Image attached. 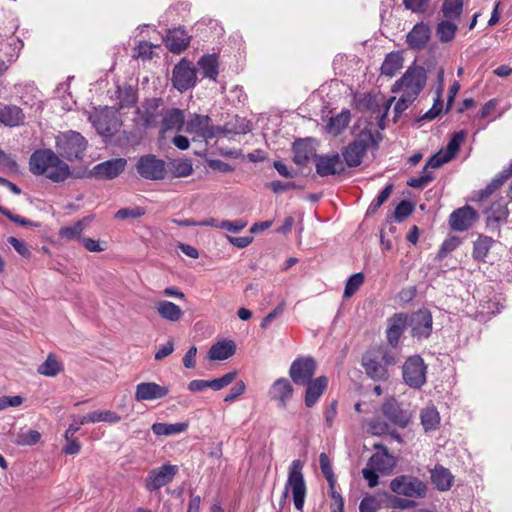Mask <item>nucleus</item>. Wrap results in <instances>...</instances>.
<instances>
[{
	"mask_svg": "<svg viewBox=\"0 0 512 512\" xmlns=\"http://www.w3.org/2000/svg\"><path fill=\"white\" fill-rule=\"evenodd\" d=\"M403 57L399 52H390L386 55L382 65L381 74L392 77L402 68Z\"/></svg>",
	"mask_w": 512,
	"mask_h": 512,
	"instance_id": "4c0bfd02",
	"label": "nucleus"
},
{
	"mask_svg": "<svg viewBox=\"0 0 512 512\" xmlns=\"http://www.w3.org/2000/svg\"><path fill=\"white\" fill-rule=\"evenodd\" d=\"M387 322V342L392 348H396L399 344L401 335L405 328L408 327V314L403 312L395 313L388 318Z\"/></svg>",
	"mask_w": 512,
	"mask_h": 512,
	"instance_id": "412c9836",
	"label": "nucleus"
},
{
	"mask_svg": "<svg viewBox=\"0 0 512 512\" xmlns=\"http://www.w3.org/2000/svg\"><path fill=\"white\" fill-rule=\"evenodd\" d=\"M237 346L233 340H222L213 344L208 351L210 360L224 361L232 357L236 352Z\"/></svg>",
	"mask_w": 512,
	"mask_h": 512,
	"instance_id": "c756f323",
	"label": "nucleus"
},
{
	"mask_svg": "<svg viewBox=\"0 0 512 512\" xmlns=\"http://www.w3.org/2000/svg\"><path fill=\"white\" fill-rule=\"evenodd\" d=\"M430 37L431 29L428 24L419 22L406 35V43L410 49L420 51L427 45Z\"/></svg>",
	"mask_w": 512,
	"mask_h": 512,
	"instance_id": "5701e85b",
	"label": "nucleus"
},
{
	"mask_svg": "<svg viewBox=\"0 0 512 512\" xmlns=\"http://www.w3.org/2000/svg\"><path fill=\"white\" fill-rule=\"evenodd\" d=\"M433 318L428 309H420L408 316V327L413 338L427 339L432 333Z\"/></svg>",
	"mask_w": 512,
	"mask_h": 512,
	"instance_id": "f8f14e48",
	"label": "nucleus"
},
{
	"mask_svg": "<svg viewBox=\"0 0 512 512\" xmlns=\"http://www.w3.org/2000/svg\"><path fill=\"white\" fill-rule=\"evenodd\" d=\"M0 165L3 167V169L9 172H18L19 167L15 158L11 154L6 153L2 149H0Z\"/></svg>",
	"mask_w": 512,
	"mask_h": 512,
	"instance_id": "69168bd1",
	"label": "nucleus"
},
{
	"mask_svg": "<svg viewBox=\"0 0 512 512\" xmlns=\"http://www.w3.org/2000/svg\"><path fill=\"white\" fill-rule=\"evenodd\" d=\"M137 173L146 180L159 181L167 175L166 162L154 154H145L139 157L135 165Z\"/></svg>",
	"mask_w": 512,
	"mask_h": 512,
	"instance_id": "0eeeda50",
	"label": "nucleus"
},
{
	"mask_svg": "<svg viewBox=\"0 0 512 512\" xmlns=\"http://www.w3.org/2000/svg\"><path fill=\"white\" fill-rule=\"evenodd\" d=\"M169 393L168 387L155 382H142L136 385L134 398L137 402L161 399Z\"/></svg>",
	"mask_w": 512,
	"mask_h": 512,
	"instance_id": "4be33fe9",
	"label": "nucleus"
},
{
	"mask_svg": "<svg viewBox=\"0 0 512 512\" xmlns=\"http://www.w3.org/2000/svg\"><path fill=\"white\" fill-rule=\"evenodd\" d=\"M156 310L161 318L176 322L183 316V311L175 303L167 300H163L157 303Z\"/></svg>",
	"mask_w": 512,
	"mask_h": 512,
	"instance_id": "c9c22d12",
	"label": "nucleus"
},
{
	"mask_svg": "<svg viewBox=\"0 0 512 512\" xmlns=\"http://www.w3.org/2000/svg\"><path fill=\"white\" fill-rule=\"evenodd\" d=\"M145 209L141 206L133 208H121L115 213V218L120 220H126L129 218H139L145 214Z\"/></svg>",
	"mask_w": 512,
	"mask_h": 512,
	"instance_id": "680f3d73",
	"label": "nucleus"
},
{
	"mask_svg": "<svg viewBox=\"0 0 512 512\" xmlns=\"http://www.w3.org/2000/svg\"><path fill=\"white\" fill-rule=\"evenodd\" d=\"M427 81V72L423 66H411L393 85L392 91H411L419 95Z\"/></svg>",
	"mask_w": 512,
	"mask_h": 512,
	"instance_id": "6e6552de",
	"label": "nucleus"
},
{
	"mask_svg": "<svg viewBox=\"0 0 512 512\" xmlns=\"http://www.w3.org/2000/svg\"><path fill=\"white\" fill-rule=\"evenodd\" d=\"M397 362V355L382 345L368 349L361 358L366 375L376 382L387 381L390 377L388 367Z\"/></svg>",
	"mask_w": 512,
	"mask_h": 512,
	"instance_id": "f03ea898",
	"label": "nucleus"
},
{
	"mask_svg": "<svg viewBox=\"0 0 512 512\" xmlns=\"http://www.w3.org/2000/svg\"><path fill=\"white\" fill-rule=\"evenodd\" d=\"M415 209L414 204L411 201L408 200H402L400 203L396 206L394 211V220L396 222H402L404 221L408 216H410Z\"/></svg>",
	"mask_w": 512,
	"mask_h": 512,
	"instance_id": "5fc2aeb1",
	"label": "nucleus"
},
{
	"mask_svg": "<svg viewBox=\"0 0 512 512\" xmlns=\"http://www.w3.org/2000/svg\"><path fill=\"white\" fill-rule=\"evenodd\" d=\"M458 26L450 20H443L436 26V35L442 43L451 42L456 35Z\"/></svg>",
	"mask_w": 512,
	"mask_h": 512,
	"instance_id": "79ce46f5",
	"label": "nucleus"
},
{
	"mask_svg": "<svg viewBox=\"0 0 512 512\" xmlns=\"http://www.w3.org/2000/svg\"><path fill=\"white\" fill-rule=\"evenodd\" d=\"M394 185L392 183L387 184L384 189L379 193L377 198L372 201L367 209V215H374L378 209L388 200L391 193L393 192Z\"/></svg>",
	"mask_w": 512,
	"mask_h": 512,
	"instance_id": "09e8293b",
	"label": "nucleus"
},
{
	"mask_svg": "<svg viewBox=\"0 0 512 512\" xmlns=\"http://www.w3.org/2000/svg\"><path fill=\"white\" fill-rule=\"evenodd\" d=\"M316 369L317 363L312 356H301L291 363L288 374L295 385L303 386L313 380Z\"/></svg>",
	"mask_w": 512,
	"mask_h": 512,
	"instance_id": "9d476101",
	"label": "nucleus"
},
{
	"mask_svg": "<svg viewBox=\"0 0 512 512\" xmlns=\"http://www.w3.org/2000/svg\"><path fill=\"white\" fill-rule=\"evenodd\" d=\"M320 469L329 484V488L335 487L336 479L328 455L322 452L319 455Z\"/></svg>",
	"mask_w": 512,
	"mask_h": 512,
	"instance_id": "3c124183",
	"label": "nucleus"
},
{
	"mask_svg": "<svg viewBox=\"0 0 512 512\" xmlns=\"http://www.w3.org/2000/svg\"><path fill=\"white\" fill-rule=\"evenodd\" d=\"M461 243V238L458 236H450L449 238L445 239L438 250L436 260L444 259L450 252L457 249Z\"/></svg>",
	"mask_w": 512,
	"mask_h": 512,
	"instance_id": "603ef678",
	"label": "nucleus"
},
{
	"mask_svg": "<svg viewBox=\"0 0 512 512\" xmlns=\"http://www.w3.org/2000/svg\"><path fill=\"white\" fill-rule=\"evenodd\" d=\"M463 11V0H445L442 4V13L447 20L459 19Z\"/></svg>",
	"mask_w": 512,
	"mask_h": 512,
	"instance_id": "49530a36",
	"label": "nucleus"
},
{
	"mask_svg": "<svg viewBox=\"0 0 512 512\" xmlns=\"http://www.w3.org/2000/svg\"><path fill=\"white\" fill-rule=\"evenodd\" d=\"M350 118V111L343 110L336 117L330 119L327 125L328 131L334 134L341 133L349 125Z\"/></svg>",
	"mask_w": 512,
	"mask_h": 512,
	"instance_id": "a18cd8bd",
	"label": "nucleus"
},
{
	"mask_svg": "<svg viewBox=\"0 0 512 512\" xmlns=\"http://www.w3.org/2000/svg\"><path fill=\"white\" fill-rule=\"evenodd\" d=\"M0 213L7 217L10 221L17 223L21 226H32V227H40V223H35L30 221L27 218H24L20 215L13 214L9 209L0 205Z\"/></svg>",
	"mask_w": 512,
	"mask_h": 512,
	"instance_id": "052dcab7",
	"label": "nucleus"
},
{
	"mask_svg": "<svg viewBox=\"0 0 512 512\" xmlns=\"http://www.w3.org/2000/svg\"><path fill=\"white\" fill-rule=\"evenodd\" d=\"M494 242L492 237L480 234L473 242V259L477 262H486V257Z\"/></svg>",
	"mask_w": 512,
	"mask_h": 512,
	"instance_id": "f704fd0d",
	"label": "nucleus"
},
{
	"mask_svg": "<svg viewBox=\"0 0 512 512\" xmlns=\"http://www.w3.org/2000/svg\"><path fill=\"white\" fill-rule=\"evenodd\" d=\"M188 426V422H178L173 424L157 422L152 425L151 429L157 436H170L185 432Z\"/></svg>",
	"mask_w": 512,
	"mask_h": 512,
	"instance_id": "e433bc0d",
	"label": "nucleus"
},
{
	"mask_svg": "<svg viewBox=\"0 0 512 512\" xmlns=\"http://www.w3.org/2000/svg\"><path fill=\"white\" fill-rule=\"evenodd\" d=\"M375 448L382 452L374 453L368 460V466H373L380 473H390L396 466V458L391 455L386 446L377 444Z\"/></svg>",
	"mask_w": 512,
	"mask_h": 512,
	"instance_id": "b1692460",
	"label": "nucleus"
},
{
	"mask_svg": "<svg viewBox=\"0 0 512 512\" xmlns=\"http://www.w3.org/2000/svg\"><path fill=\"white\" fill-rule=\"evenodd\" d=\"M369 144L377 149V141L373 133L370 130L361 131L359 137L350 142L342 150V156L346 165L350 168L359 166L367 152Z\"/></svg>",
	"mask_w": 512,
	"mask_h": 512,
	"instance_id": "20e7f679",
	"label": "nucleus"
},
{
	"mask_svg": "<svg viewBox=\"0 0 512 512\" xmlns=\"http://www.w3.org/2000/svg\"><path fill=\"white\" fill-rule=\"evenodd\" d=\"M63 367L56 356L50 353L47 359L38 367L37 372L48 377H55L62 371Z\"/></svg>",
	"mask_w": 512,
	"mask_h": 512,
	"instance_id": "c03bdc74",
	"label": "nucleus"
},
{
	"mask_svg": "<svg viewBox=\"0 0 512 512\" xmlns=\"http://www.w3.org/2000/svg\"><path fill=\"white\" fill-rule=\"evenodd\" d=\"M316 173L321 177L342 174L345 167L338 153L317 155L315 160Z\"/></svg>",
	"mask_w": 512,
	"mask_h": 512,
	"instance_id": "6ab92c4d",
	"label": "nucleus"
},
{
	"mask_svg": "<svg viewBox=\"0 0 512 512\" xmlns=\"http://www.w3.org/2000/svg\"><path fill=\"white\" fill-rule=\"evenodd\" d=\"M304 386H306L304 397L305 406L312 408L327 389L328 378L326 376H319Z\"/></svg>",
	"mask_w": 512,
	"mask_h": 512,
	"instance_id": "a878e982",
	"label": "nucleus"
},
{
	"mask_svg": "<svg viewBox=\"0 0 512 512\" xmlns=\"http://www.w3.org/2000/svg\"><path fill=\"white\" fill-rule=\"evenodd\" d=\"M441 94H442V88L440 87L437 89V96L434 100L433 106L424 115H422L420 118H418L417 121H423V120L432 121L440 115V113L443 109V102L441 100Z\"/></svg>",
	"mask_w": 512,
	"mask_h": 512,
	"instance_id": "864d4df0",
	"label": "nucleus"
},
{
	"mask_svg": "<svg viewBox=\"0 0 512 512\" xmlns=\"http://www.w3.org/2000/svg\"><path fill=\"white\" fill-rule=\"evenodd\" d=\"M87 140L73 130L62 133L56 137V150L39 149L34 151L29 159L30 172L37 176H45L49 180L59 183L71 176V170L60 156L72 162L84 157L87 149Z\"/></svg>",
	"mask_w": 512,
	"mask_h": 512,
	"instance_id": "f257e3e1",
	"label": "nucleus"
},
{
	"mask_svg": "<svg viewBox=\"0 0 512 512\" xmlns=\"http://www.w3.org/2000/svg\"><path fill=\"white\" fill-rule=\"evenodd\" d=\"M117 94L119 99L118 107L116 108L117 111L130 108L137 101V91L132 86L118 87Z\"/></svg>",
	"mask_w": 512,
	"mask_h": 512,
	"instance_id": "37998d69",
	"label": "nucleus"
},
{
	"mask_svg": "<svg viewBox=\"0 0 512 512\" xmlns=\"http://www.w3.org/2000/svg\"><path fill=\"white\" fill-rule=\"evenodd\" d=\"M465 136H466L465 131L461 130L459 132H455L453 134V136L451 137V139L449 140V142L447 144V147H446L445 154L450 159H452L457 154V152L459 151L460 145L464 141Z\"/></svg>",
	"mask_w": 512,
	"mask_h": 512,
	"instance_id": "4d7b16f0",
	"label": "nucleus"
},
{
	"mask_svg": "<svg viewBox=\"0 0 512 512\" xmlns=\"http://www.w3.org/2000/svg\"><path fill=\"white\" fill-rule=\"evenodd\" d=\"M190 36L182 27L170 29L165 38L168 50L174 54H180L189 46Z\"/></svg>",
	"mask_w": 512,
	"mask_h": 512,
	"instance_id": "393cba45",
	"label": "nucleus"
},
{
	"mask_svg": "<svg viewBox=\"0 0 512 512\" xmlns=\"http://www.w3.org/2000/svg\"><path fill=\"white\" fill-rule=\"evenodd\" d=\"M210 122L211 118L208 115L194 113L185 123V131L204 139H213L217 136V126L210 125Z\"/></svg>",
	"mask_w": 512,
	"mask_h": 512,
	"instance_id": "f3484780",
	"label": "nucleus"
},
{
	"mask_svg": "<svg viewBox=\"0 0 512 512\" xmlns=\"http://www.w3.org/2000/svg\"><path fill=\"white\" fill-rule=\"evenodd\" d=\"M197 65L201 70V74L204 78H209L210 80L216 81L219 71L218 59L215 54L203 55L199 59Z\"/></svg>",
	"mask_w": 512,
	"mask_h": 512,
	"instance_id": "473e14b6",
	"label": "nucleus"
},
{
	"mask_svg": "<svg viewBox=\"0 0 512 512\" xmlns=\"http://www.w3.org/2000/svg\"><path fill=\"white\" fill-rule=\"evenodd\" d=\"M363 281H364L363 273L359 272V273H355V274L351 275L347 279L346 284H345L344 297L349 298L352 295H354L355 292L362 285Z\"/></svg>",
	"mask_w": 512,
	"mask_h": 512,
	"instance_id": "6e6d98bb",
	"label": "nucleus"
},
{
	"mask_svg": "<svg viewBox=\"0 0 512 512\" xmlns=\"http://www.w3.org/2000/svg\"><path fill=\"white\" fill-rule=\"evenodd\" d=\"M293 394L294 388L291 381L284 377L276 379L268 390L270 400L275 401L280 409L287 408Z\"/></svg>",
	"mask_w": 512,
	"mask_h": 512,
	"instance_id": "a211bd4d",
	"label": "nucleus"
},
{
	"mask_svg": "<svg viewBox=\"0 0 512 512\" xmlns=\"http://www.w3.org/2000/svg\"><path fill=\"white\" fill-rule=\"evenodd\" d=\"M167 165V172L170 171L175 178L187 177L192 174L193 166L189 159H172Z\"/></svg>",
	"mask_w": 512,
	"mask_h": 512,
	"instance_id": "58836bf2",
	"label": "nucleus"
},
{
	"mask_svg": "<svg viewBox=\"0 0 512 512\" xmlns=\"http://www.w3.org/2000/svg\"><path fill=\"white\" fill-rule=\"evenodd\" d=\"M0 55H2L3 60L9 65L17 58L15 47L5 40L0 41Z\"/></svg>",
	"mask_w": 512,
	"mask_h": 512,
	"instance_id": "0e129e2a",
	"label": "nucleus"
},
{
	"mask_svg": "<svg viewBox=\"0 0 512 512\" xmlns=\"http://www.w3.org/2000/svg\"><path fill=\"white\" fill-rule=\"evenodd\" d=\"M381 412L390 423L400 428H405L411 419L410 412L404 409L394 397L385 399L381 406Z\"/></svg>",
	"mask_w": 512,
	"mask_h": 512,
	"instance_id": "4468645a",
	"label": "nucleus"
},
{
	"mask_svg": "<svg viewBox=\"0 0 512 512\" xmlns=\"http://www.w3.org/2000/svg\"><path fill=\"white\" fill-rule=\"evenodd\" d=\"M127 166L125 158H112L95 165L79 177L94 178L101 181L113 180L120 176Z\"/></svg>",
	"mask_w": 512,
	"mask_h": 512,
	"instance_id": "1a4fd4ad",
	"label": "nucleus"
},
{
	"mask_svg": "<svg viewBox=\"0 0 512 512\" xmlns=\"http://www.w3.org/2000/svg\"><path fill=\"white\" fill-rule=\"evenodd\" d=\"M486 226L490 229L498 228L500 223L507 221L509 210L502 201H494L487 210Z\"/></svg>",
	"mask_w": 512,
	"mask_h": 512,
	"instance_id": "c85d7f7f",
	"label": "nucleus"
},
{
	"mask_svg": "<svg viewBox=\"0 0 512 512\" xmlns=\"http://www.w3.org/2000/svg\"><path fill=\"white\" fill-rule=\"evenodd\" d=\"M419 95L411 91L403 90V94L400 96L394 106V121L417 99Z\"/></svg>",
	"mask_w": 512,
	"mask_h": 512,
	"instance_id": "de8ad7c7",
	"label": "nucleus"
},
{
	"mask_svg": "<svg viewBox=\"0 0 512 512\" xmlns=\"http://www.w3.org/2000/svg\"><path fill=\"white\" fill-rule=\"evenodd\" d=\"M238 372L236 370H233L231 372H228L224 374L223 376L219 378H215L212 380H206L207 388H211L215 391L222 390L223 388L230 385L237 377Z\"/></svg>",
	"mask_w": 512,
	"mask_h": 512,
	"instance_id": "8fccbe9b",
	"label": "nucleus"
},
{
	"mask_svg": "<svg viewBox=\"0 0 512 512\" xmlns=\"http://www.w3.org/2000/svg\"><path fill=\"white\" fill-rule=\"evenodd\" d=\"M427 365L418 355L409 356L402 366V377L406 385L413 389H420L427 382Z\"/></svg>",
	"mask_w": 512,
	"mask_h": 512,
	"instance_id": "39448f33",
	"label": "nucleus"
},
{
	"mask_svg": "<svg viewBox=\"0 0 512 512\" xmlns=\"http://www.w3.org/2000/svg\"><path fill=\"white\" fill-rule=\"evenodd\" d=\"M25 114L16 105H6L0 109V122L8 127H15L24 124Z\"/></svg>",
	"mask_w": 512,
	"mask_h": 512,
	"instance_id": "2f4dec72",
	"label": "nucleus"
},
{
	"mask_svg": "<svg viewBox=\"0 0 512 512\" xmlns=\"http://www.w3.org/2000/svg\"><path fill=\"white\" fill-rule=\"evenodd\" d=\"M477 219V211L473 207L465 205L450 214L448 223L452 231L464 232L470 229Z\"/></svg>",
	"mask_w": 512,
	"mask_h": 512,
	"instance_id": "dca6fc26",
	"label": "nucleus"
},
{
	"mask_svg": "<svg viewBox=\"0 0 512 512\" xmlns=\"http://www.w3.org/2000/svg\"><path fill=\"white\" fill-rule=\"evenodd\" d=\"M390 489L397 495L410 498H423L427 493L426 484L412 475H400L390 482Z\"/></svg>",
	"mask_w": 512,
	"mask_h": 512,
	"instance_id": "423d86ee",
	"label": "nucleus"
},
{
	"mask_svg": "<svg viewBox=\"0 0 512 512\" xmlns=\"http://www.w3.org/2000/svg\"><path fill=\"white\" fill-rule=\"evenodd\" d=\"M117 110L112 107H105L93 120L97 132L104 136H112L118 129Z\"/></svg>",
	"mask_w": 512,
	"mask_h": 512,
	"instance_id": "aec40b11",
	"label": "nucleus"
},
{
	"mask_svg": "<svg viewBox=\"0 0 512 512\" xmlns=\"http://www.w3.org/2000/svg\"><path fill=\"white\" fill-rule=\"evenodd\" d=\"M84 420L89 423L107 422L116 424L120 422L121 416L111 410H97L84 415Z\"/></svg>",
	"mask_w": 512,
	"mask_h": 512,
	"instance_id": "ea45409f",
	"label": "nucleus"
},
{
	"mask_svg": "<svg viewBox=\"0 0 512 512\" xmlns=\"http://www.w3.org/2000/svg\"><path fill=\"white\" fill-rule=\"evenodd\" d=\"M420 418L426 432L436 430L440 424L439 412L434 406L423 409Z\"/></svg>",
	"mask_w": 512,
	"mask_h": 512,
	"instance_id": "a19ab883",
	"label": "nucleus"
},
{
	"mask_svg": "<svg viewBox=\"0 0 512 512\" xmlns=\"http://www.w3.org/2000/svg\"><path fill=\"white\" fill-rule=\"evenodd\" d=\"M41 434L37 430H28L17 435L16 443L22 446H31L38 443Z\"/></svg>",
	"mask_w": 512,
	"mask_h": 512,
	"instance_id": "bf43d9fd",
	"label": "nucleus"
},
{
	"mask_svg": "<svg viewBox=\"0 0 512 512\" xmlns=\"http://www.w3.org/2000/svg\"><path fill=\"white\" fill-rule=\"evenodd\" d=\"M359 104L363 109L371 111L373 113L380 110V105L377 100V97L370 93L364 94L363 97L360 99Z\"/></svg>",
	"mask_w": 512,
	"mask_h": 512,
	"instance_id": "338daca9",
	"label": "nucleus"
},
{
	"mask_svg": "<svg viewBox=\"0 0 512 512\" xmlns=\"http://www.w3.org/2000/svg\"><path fill=\"white\" fill-rule=\"evenodd\" d=\"M453 475L449 469L439 465L431 472L432 483L439 491H447L453 483Z\"/></svg>",
	"mask_w": 512,
	"mask_h": 512,
	"instance_id": "72a5a7b5",
	"label": "nucleus"
},
{
	"mask_svg": "<svg viewBox=\"0 0 512 512\" xmlns=\"http://www.w3.org/2000/svg\"><path fill=\"white\" fill-rule=\"evenodd\" d=\"M177 473L178 466L172 464H163L158 468L152 469L145 479V488L150 492L159 490L172 482Z\"/></svg>",
	"mask_w": 512,
	"mask_h": 512,
	"instance_id": "ddd939ff",
	"label": "nucleus"
},
{
	"mask_svg": "<svg viewBox=\"0 0 512 512\" xmlns=\"http://www.w3.org/2000/svg\"><path fill=\"white\" fill-rule=\"evenodd\" d=\"M184 111L179 108H171L166 111L161 121V133L167 131L180 132L185 126Z\"/></svg>",
	"mask_w": 512,
	"mask_h": 512,
	"instance_id": "cd10ccee",
	"label": "nucleus"
},
{
	"mask_svg": "<svg viewBox=\"0 0 512 512\" xmlns=\"http://www.w3.org/2000/svg\"><path fill=\"white\" fill-rule=\"evenodd\" d=\"M250 122L245 118L234 115L223 126H217V135L246 134L250 132Z\"/></svg>",
	"mask_w": 512,
	"mask_h": 512,
	"instance_id": "7c9ffc66",
	"label": "nucleus"
},
{
	"mask_svg": "<svg viewBox=\"0 0 512 512\" xmlns=\"http://www.w3.org/2000/svg\"><path fill=\"white\" fill-rule=\"evenodd\" d=\"M380 505L374 496H365L359 505L360 512H377Z\"/></svg>",
	"mask_w": 512,
	"mask_h": 512,
	"instance_id": "774afa93",
	"label": "nucleus"
},
{
	"mask_svg": "<svg viewBox=\"0 0 512 512\" xmlns=\"http://www.w3.org/2000/svg\"><path fill=\"white\" fill-rule=\"evenodd\" d=\"M171 80L175 89L181 93L185 92L196 85L197 71L192 63L184 58L174 66Z\"/></svg>",
	"mask_w": 512,
	"mask_h": 512,
	"instance_id": "9b49d317",
	"label": "nucleus"
},
{
	"mask_svg": "<svg viewBox=\"0 0 512 512\" xmlns=\"http://www.w3.org/2000/svg\"><path fill=\"white\" fill-rule=\"evenodd\" d=\"M82 232V223L75 222L72 226L62 227L59 231V236L67 240L77 239L81 241Z\"/></svg>",
	"mask_w": 512,
	"mask_h": 512,
	"instance_id": "13d9d810",
	"label": "nucleus"
},
{
	"mask_svg": "<svg viewBox=\"0 0 512 512\" xmlns=\"http://www.w3.org/2000/svg\"><path fill=\"white\" fill-rule=\"evenodd\" d=\"M269 188L276 194L291 190V189H304V185L297 184L292 181L282 182L279 180H274L269 183Z\"/></svg>",
	"mask_w": 512,
	"mask_h": 512,
	"instance_id": "e2e57ef3",
	"label": "nucleus"
},
{
	"mask_svg": "<svg viewBox=\"0 0 512 512\" xmlns=\"http://www.w3.org/2000/svg\"><path fill=\"white\" fill-rule=\"evenodd\" d=\"M292 150L294 153L292 160L299 168L306 166L311 159L315 161L318 155L308 141L303 139L296 140Z\"/></svg>",
	"mask_w": 512,
	"mask_h": 512,
	"instance_id": "bb28decb",
	"label": "nucleus"
},
{
	"mask_svg": "<svg viewBox=\"0 0 512 512\" xmlns=\"http://www.w3.org/2000/svg\"><path fill=\"white\" fill-rule=\"evenodd\" d=\"M302 468L303 463L300 460L297 459L292 461L289 467L288 479L285 485V489L279 501V505L281 507L286 504L288 492L289 489H291L294 506L297 510L302 511L306 496V484L302 474Z\"/></svg>",
	"mask_w": 512,
	"mask_h": 512,
	"instance_id": "7ed1b4c3",
	"label": "nucleus"
},
{
	"mask_svg": "<svg viewBox=\"0 0 512 512\" xmlns=\"http://www.w3.org/2000/svg\"><path fill=\"white\" fill-rule=\"evenodd\" d=\"M164 101L162 98H148L142 103V106L137 108L136 114L139 119L140 125L144 129H149L157 124V119L161 115L160 108L163 106Z\"/></svg>",
	"mask_w": 512,
	"mask_h": 512,
	"instance_id": "2eb2a0df",
	"label": "nucleus"
}]
</instances>
